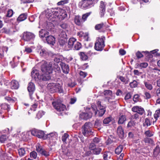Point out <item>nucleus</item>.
Here are the masks:
<instances>
[{
  "label": "nucleus",
  "instance_id": "nucleus-1",
  "mask_svg": "<svg viewBox=\"0 0 160 160\" xmlns=\"http://www.w3.org/2000/svg\"><path fill=\"white\" fill-rule=\"evenodd\" d=\"M41 63V70L42 73L40 76V80L43 81H48L51 79L49 74L52 72V63H50L48 67L47 62L46 61H42Z\"/></svg>",
  "mask_w": 160,
  "mask_h": 160
},
{
  "label": "nucleus",
  "instance_id": "nucleus-2",
  "mask_svg": "<svg viewBox=\"0 0 160 160\" xmlns=\"http://www.w3.org/2000/svg\"><path fill=\"white\" fill-rule=\"evenodd\" d=\"M97 105L93 104L92 105V108L94 112L96 117H102L106 111L105 106L102 105L101 102L97 100L96 102Z\"/></svg>",
  "mask_w": 160,
  "mask_h": 160
},
{
  "label": "nucleus",
  "instance_id": "nucleus-3",
  "mask_svg": "<svg viewBox=\"0 0 160 160\" xmlns=\"http://www.w3.org/2000/svg\"><path fill=\"white\" fill-rule=\"evenodd\" d=\"M58 10L56 8L48 10L46 14L47 18L51 22L57 21L58 20Z\"/></svg>",
  "mask_w": 160,
  "mask_h": 160
},
{
  "label": "nucleus",
  "instance_id": "nucleus-4",
  "mask_svg": "<svg viewBox=\"0 0 160 160\" xmlns=\"http://www.w3.org/2000/svg\"><path fill=\"white\" fill-rule=\"evenodd\" d=\"M92 125L91 122H88L85 123L82 127V131L83 135L87 137L92 135Z\"/></svg>",
  "mask_w": 160,
  "mask_h": 160
},
{
  "label": "nucleus",
  "instance_id": "nucleus-5",
  "mask_svg": "<svg viewBox=\"0 0 160 160\" xmlns=\"http://www.w3.org/2000/svg\"><path fill=\"white\" fill-rule=\"evenodd\" d=\"M105 40V38L104 36L98 38L95 43V49L97 51L102 50L105 46L104 43Z\"/></svg>",
  "mask_w": 160,
  "mask_h": 160
},
{
  "label": "nucleus",
  "instance_id": "nucleus-6",
  "mask_svg": "<svg viewBox=\"0 0 160 160\" xmlns=\"http://www.w3.org/2000/svg\"><path fill=\"white\" fill-rule=\"evenodd\" d=\"M52 104L54 108L59 112L64 111L66 109V106L58 101L52 102Z\"/></svg>",
  "mask_w": 160,
  "mask_h": 160
},
{
  "label": "nucleus",
  "instance_id": "nucleus-7",
  "mask_svg": "<svg viewBox=\"0 0 160 160\" xmlns=\"http://www.w3.org/2000/svg\"><path fill=\"white\" fill-rule=\"evenodd\" d=\"M35 37L34 34L31 32H26L23 33L22 39L24 41L28 42L33 40Z\"/></svg>",
  "mask_w": 160,
  "mask_h": 160
},
{
  "label": "nucleus",
  "instance_id": "nucleus-8",
  "mask_svg": "<svg viewBox=\"0 0 160 160\" xmlns=\"http://www.w3.org/2000/svg\"><path fill=\"white\" fill-rule=\"evenodd\" d=\"M108 27V26L106 25L105 23H101L96 24L95 26V29L99 32H105Z\"/></svg>",
  "mask_w": 160,
  "mask_h": 160
},
{
  "label": "nucleus",
  "instance_id": "nucleus-9",
  "mask_svg": "<svg viewBox=\"0 0 160 160\" xmlns=\"http://www.w3.org/2000/svg\"><path fill=\"white\" fill-rule=\"evenodd\" d=\"M57 9L58 10V20H62L67 17V13L64 10L58 8H57Z\"/></svg>",
  "mask_w": 160,
  "mask_h": 160
},
{
  "label": "nucleus",
  "instance_id": "nucleus-10",
  "mask_svg": "<svg viewBox=\"0 0 160 160\" xmlns=\"http://www.w3.org/2000/svg\"><path fill=\"white\" fill-rule=\"evenodd\" d=\"M106 5V3L105 2L102 1L100 2L99 6V13L101 17H103L104 15L105 12Z\"/></svg>",
  "mask_w": 160,
  "mask_h": 160
},
{
  "label": "nucleus",
  "instance_id": "nucleus-11",
  "mask_svg": "<svg viewBox=\"0 0 160 160\" xmlns=\"http://www.w3.org/2000/svg\"><path fill=\"white\" fill-rule=\"evenodd\" d=\"M132 110L134 112H137L138 114L142 115L144 112V109L141 107L135 106L132 108Z\"/></svg>",
  "mask_w": 160,
  "mask_h": 160
},
{
  "label": "nucleus",
  "instance_id": "nucleus-12",
  "mask_svg": "<svg viewBox=\"0 0 160 160\" xmlns=\"http://www.w3.org/2000/svg\"><path fill=\"white\" fill-rule=\"evenodd\" d=\"M56 83H50L48 84L47 88L52 93L57 92Z\"/></svg>",
  "mask_w": 160,
  "mask_h": 160
},
{
  "label": "nucleus",
  "instance_id": "nucleus-13",
  "mask_svg": "<svg viewBox=\"0 0 160 160\" xmlns=\"http://www.w3.org/2000/svg\"><path fill=\"white\" fill-rule=\"evenodd\" d=\"M40 55L44 57L45 58H47L50 55V53L47 50L42 49L38 51Z\"/></svg>",
  "mask_w": 160,
  "mask_h": 160
},
{
  "label": "nucleus",
  "instance_id": "nucleus-14",
  "mask_svg": "<svg viewBox=\"0 0 160 160\" xmlns=\"http://www.w3.org/2000/svg\"><path fill=\"white\" fill-rule=\"evenodd\" d=\"M60 65L61 67L63 72L65 74L68 73L69 71V66L63 62H61Z\"/></svg>",
  "mask_w": 160,
  "mask_h": 160
},
{
  "label": "nucleus",
  "instance_id": "nucleus-15",
  "mask_svg": "<svg viewBox=\"0 0 160 160\" xmlns=\"http://www.w3.org/2000/svg\"><path fill=\"white\" fill-rule=\"evenodd\" d=\"M117 132L119 137L121 139L125 137L123 129L121 126H119L118 127L117 130Z\"/></svg>",
  "mask_w": 160,
  "mask_h": 160
},
{
  "label": "nucleus",
  "instance_id": "nucleus-16",
  "mask_svg": "<svg viewBox=\"0 0 160 160\" xmlns=\"http://www.w3.org/2000/svg\"><path fill=\"white\" fill-rule=\"evenodd\" d=\"M27 88L30 95L31 96L33 93L35 89V87L34 83L32 82H29L28 84Z\"/></svg>",
  "mask_w": 160,
  "mask_h": 160
},
{
  "label": "nucleus",
  "instance_id": "nucleus-17",
  "mask_svg": "<svg viewBox=\"0 0 160 160\" xmlns=\"http://www.w3.org/2000/svg\"><path fill=\"white\" fill-rule=\"evenodd\" d=\"M46 40L48 43L53 45L55 42V38L52 35L46 37Z\"/></svg>",
  "mask_w": 160,
  "mask_h": 160
},
{
  "label": "nucleus",
  "instance_id": "nucleus-18",
  "mask_svg": "<svg viewBox=\"0 0 160 160\" xmlns=\"http://www.w3.org/2000/svg\"><path fill=\"white\" fill-rule=\"evenodd\" d=\"M58 136V134L56 132H53L50 133L48 134L45 135L44 137V139H48L53 140L56 138Z\"/></svg>",
  "mask_w": 160,
  "mask_h": 160
},
{
  "label": "nucleus",
  "instance_id": "nucleus-19",
  "mask_svg": "<svg viewBox=\"0 0 160 160\" xmlns=\"http://www.w3.org/2000/svg\"><path fill=\"white\" fill-rule=\"evenodd\" d=\"M92 114V113L91 112H83L80 114V117L82 119H87L91 118Z\"/></svg>",
  "mask_w": 160,
  "mask_h": 160
},
{
  "label": "nucleus",
  "instance_id": "nucleus-20",
  "mask_svg": "<svg viewBox=\"0 0 160 160\" xmlns=\"http://www.w3.org/2000/svg\"><path fill=\"white\" fill-rule=\"evenodd\" d=\"M11 88L12 89H17L19 87L18 82L16 80H12L11 82Z\"/></svg>",
  "mask_w": 160,
  "mask_h": 160
},
{
  "label": "nucleus",
  "instance_id": "nucleus-21",
  "mask_svg": "<svg viewBox=\"0 0 160 160\" xmlns=\"http://www.w3.org/2000/svg\"><path fill=\"white\" fill-rule=\"evenodd\" d=\"M77 41L76 39L75 38H70L68 40V46L69 48H72L73 47Z\"/></svg>",
  "mask_w": 160,
  "mask_h": 160
},
{
  "label": "nucleus",
  "instance_id": "nucleus-22",
  "mask_svg": "<svg viewBox=\"0 0 160 160\" xmlns=\"http://www.w3.org/2000/svg\"><path fill=\"white\" fill-rule=\"evenodd\" d=\"M2 32L10 35L13 34L14 32L12 28H3L2 29Z\"/></svg>",
  "mask_w": 160,
  "mask_h": 160
},
{
  "label": "nucleus",
  "instance_id": "nucleus-23",
  "mask_svg": "<svg viewBox=\"0 0 160 160\" xmlns=\"http://www.w3.org/2000/svg\"><path fill=\"white\" fill-rule=\"evenodd\" d=\"M27 17V14L26 13H23L20 14L17 19V21L20 22L25 20Z\"/></svg>",
  "mask_w": 160,
  "mask_h": 160
},
{
  "label": "nucleus",
  "instance_id": "nucleus-24",
  "mask_svg": "<svg viewBox=\"0 0 160 160\" xmlns=\"http://www.w3.org/2000/svg\"><path fill=\"white\" fill-rule=\"evenodd\" d=\"M74 21L75 23L78 25H80L83 23L82 18H81L79 16H75Z\"/></svg>",
  "mask_w": 160,
  "mask_h": 160
},
{
  "label": "nucleus",
  "instance_id": "nucleus-25",
  "mask_svg": "<svg viewBox=\"0 0 160 160\" xmlns=\"http://www.w3.org/2000/svg\"><path fill=\"white\" fill-rule=\"evenodd\" d=\"M50 63H52V70L53 69L56 72H59L60 71V67L57 64H53L52 62H49L48 64L47 63V66H48V65Z\"/></svg>",
  "mask_w": 160,
  "mask_h": 160
},
{
  "label": "nucleus",
  "instance_id": "nucleus-26",
  "mask_svg": "<svg viewBox=\"0 0 160 160\" xmlns=\"http://www.w3.org/2000/svg\"><path fill=\"white\" fill-rule=\"evenodd\" d=\"M152 122L148 118H146L143 120V127H148L151 125Z\"/></svg>",
  "mask_w": 160,
  "mask_h": 160
},
{
  "label": "nucleus",
  "instance_id": "nucleus-27",
  "mask_svg": "<svg viewBox=\"0 0 160 160\" xmlns=\"http://www.w3.org/2000/svg\"><path fill=\"white\" fill-rule=\"evenodd\" d=\"M31 76L32 78H39V74L38 71L36 70H33L31 72Z\"/></svg>",
  "mask_w": 160,
  "mask_h": 160
},
{
  "label": "nucleus",
  "instance_id": "nucleus-28",
  "mask_svg": "<svg viewBox=\"0 0 160 160\" xmlns=\"http://www.w3.org/2000/svg\"><path fill=\"white\" fill-rule=\"evenodd\" d=\"M48 34L49 32L45 30L42 29L39 32V36L41 38L46 37Z\"/></svg>",
  "mask_w": 160,
  "mask_h": 160
},
{
  "label": "nucleus",
  "instance_id": "nucleus-29",
  "mask_svg": "<svg viewBox=\"0 0 160 160\" xmlns=\"http://www.w3.org/2000/svg\"><path fill=\"white\" fill-rule=\"evenodd\" d=\"M126 120V116L125 115H122L119 118L118 123L119 124H122L124 123Z\"/></svg>",
  "mask_w": 160,
  "mask_h": 160
},
{
  "label": "nucleus",
  "instance_id": "nucleus-30",
  "mask_svg": "<svg viewBox=\"0 0 160 160\" xmlns=\"http://www.w3.org/2000/svg\"><path fill=\"white\" fill-rule=\"evenodd\" d=\"M63 59V57L62 56L56 55L54 61L56 63H58L59 62H61L62 61Z\"/></svg>",
  "mask_w": 160,
  "mask_h": 160
},
{
  "label": "nucleus",
  "instance_id": "nucleus-31",
  "mask_svg": "<svg viewBox=\"0 0 160 160\" xmlns=\"http://www.w3.org/2000/svg\"><path fill=\"white\" fill-rule=\"evenodd\" d=\"M111 154L110 152H104L103 154V158L104 160H108V158H110L111 157Z\"/></svg>",
  "mask_w": 160,
  "mask_h": 160
},
{
  "label": "nucleus",
  "instance_id": "nucleus-32",
  "mask_svg": "<svg viewBox=\"0 0 160 160\" xmlns=\"http://www.w3.org/2000/svg\"><path fill=\"white\" fill-rule=\"evenodd\" d=\"M45 135L43 131L38 130L37 137L39 138H42L44 139V137H45Z\"/></svg>",
  "mask_w": 160,
  "mask_h": 160
},
{
  "label": "nucleus",
  "instance_id": "nucleus-33",
  "mask_svg": "<svg viewBox=\"0 0 160 160\" xmlns=\"http://www.w3.org/2000/svg\"><path fill=\"white\" fill-rule=\"evenodd\" d=\"M123 147L122 145L118 146L115 150V153L117 154H120L123 149Z\"/></svg>",
  "mask_w": 160,
  "mask_h": 160
},
{
  "label": "nucleus",
  "instance_id": "nucleus-34",
  "mask_svg": "<svg viewBox=\"0 0 160 160\" xmlns=\"http://www.w3.org/2000/svg\"><path fill=\"white\" fill-rule=\"evenodd\" d=\"M57 92L60 93L63 92V89L62 85L58 83H56Z\"/></svg>",
  "mask_w": 160,
  "mask_h": 160
},
{
  "label": "nucleus",
  "instance_id": "nucleus-35",
  "mask_svg": "<svg viewBox=\"0 0 160 160\" xmlns=\"http://www.w3.org/2000/svg\"><path fill=\"white\" fill-rule=\"evenodd\" d=\"M5 98L9 102L11 103H14L17 100L16 98H12L9 96H7Z\"/></svg>",
  "mask_w": 160,
  "mask_h": 160
},
{
  "label": "nucleus",
  "instance_id": "nucleus-36",
  "mask_svg": "<svg viewBox=\"0 0 160 160\" xmlns=\"http://www.w3.org/2000/svg\"><path fill=\"white\" fill-rule=\"evenodd\" d=\"M160 152V149L159 146H157L153 150V155L154 156L156 157Z\"/></svg>",
  "mask_w": 160,
  "mask_h": 160
},
{
  "label": "nucleus",
  "instance_id": "nucleus-37",
  "mask_svg": "<svg viewBox=\"0 0 160 160\" xmlns=\"http://www.w3.org/2000/svg\"><path fill=\"white\" fill-rule=\"evenodd\" d=\"M102 150V149L100 148H96L92 151V152L94 154L98 155L101 152Z\"/></svg>",
  "mask_w": 160,
  "mask_h": 160
},
{
  "label": "nucleus",
  "instance_id": "nucleus-38",
  "mask_svg": "<svg viewBox=\"0 0 160 160\" xmlns=\"http://www.w3.org/2000/svg\"><path fill=\"white\" fill-rule=\"evenodd\" d=\"M144 83L145 85V87L148 89L151 90L152 89V85L149 82L145 81L144 82Z\"/></svg>",
  "mask_w": 160,
  "mask_h": 160
},
{
  "label": "nucleus",
  "instance_id": "nucleus-39",
  "mask_svg": "<svg viewBox=\"0 0 160 160\" xmlns=\"http://www.w3.org/2000/svg\"><path fill=\"white\" fill-rule=\"evenodd\" d=\"M82 47V45L81 43L78 42L76 41L74 44V49L77 50H79Z\"/></svg>",
  "mask_w": 160,
  "mask_h": 160
},
{
  "label": "nucleus",
  "instance_id": "nucleus-40",
  "mask_svg": "<svg viewBox=\"0 0 160 160\" xmlns=\"http://www.w3.org/2000/svg\"><path fill=\"white\" fill-rule=\"evenodd\" d=\"M112 120V118L111 117H108L105 118L103 121L104 124H107L111 122Z\"/></svg>",
  "mask_w": 160,
  "mask_h": 160
},
{
  "label": "nucleus",
  "instance_id": "nucleus-41",
  "mask_svg": "<svg viewBox=\"0 0 160 160\" xmlns=\"http://www.w3.org/2000/svg\"><path fill=\"white\" fill-rule=\"evenodd\" d=\"M138 85V83L135 80H133L132 82H131L129 83V86L131 88H135L137 87Z\"/></svg>",
  "mask_w": 160,
  "mask_h": 160
},
{
  "label": "nucleus",
  "instance_id": "nucleus-42",
  "mask_svg": "<svg viewBox=\"0 0 160 160\" xmlns=\"http://www.w3.org/2000/svg\"><path fill=\"white\" fill-rule=\"evenodd\" d=\"M18 153L20 157L24 156L25 153L24 148H20L18 149Z\"/></svg>",
  "mask_w": 160,
  "mask_h": 160
},
{
  "label": "nucleus",
  "instance_id": "nucleus-43",
  "mask_svg": "<svg viewBox=\"0 0 160 160\" xmlns=\"http://www.w3.org/2000/svg\"><path fill=\"white\" fill-rule=\"evenodd\" d=\"M8 137L6 135H2L0 137V142L1 143H4L6 141Z\"/></svg>",
  "mask_w": 160,
  "mask_h": 160
},
{
  "label": "nucleus",
  "instance_id": "nucleus-44",
  "mask_svg": "<svg viewBox=\"0 0 160 160\" xmlns=\"http://www.w3.org/2000/svg\"><path fill=\"white\" fill-rule=\"evenodd\" d=\"M91 12H88L83 14L82 15V19L83 22L86 20L87 18L91 14Z\"/></svg>",
  "mask_w": 160,
  "mask_h": 160
},
{
  "label": "nucleus",
  "instance_id": "nucleus-45",
  "mask_svg": "<svg viewBox=\"0 0 160 160\" xmlns=\"http://www.w3.org/2000/svg\"><path fill=\"white\" fill-rule=\"evenodd\" d=\"M136 123V122L135 121L131 120L128 122L127 125V127L131 128L132 127H133L135 126Z\"/></svg>",
  "mask_w": 160,
  "mask_h": 160
},
{
  "label": "nucleus",
  "instance_id": "nucleus-46",
  "mask_svg": "<svg viewBox=\"0 0 160 160\" xmlns=\"http://www.w3.org/2000/svg\"><path fill=\"white\" fill-rule=\"evenodd\" d=\"M139 115L137 113H136L133 115H131L130 119L132 120H136L138 119Z\"/></svg>",
  "mask_w": 160,
  "mask_h": 160
},
{
  "label": "nucleus",
  "instance_id": "nucleus-47",
  "mask_svg": "<svg viewBox=\"0 0 160 160\" xmlns=\"http://www.w3.org/2000/svg\"><path fill=\"white\" fill-rule=\"evenodd\" d=\"M77 35L81 37H84L87 38L88 37V35L87 33H84L82 31H80L77 33Z\"/></svg>",
  "mask_w": 160,
  "mask_h": 160
},
{
  "label": "nucleus",
  "instance_id": "nucleus-48",
  "mask_svg": "<svg viewBox=\"0 0 160 160\" xmlns=\"http://www.w3.org/2000/svg\"><path fill=\"white\" fill-rule=\"evenodd\" d=\"M139 97H140L138 94H137L134 95L133 99V101L135 102H140V99Z\"/></svg>",
  "mask_w": 160,
  "mask_h": 160
},
{
  "label": "nucleus",
  "instance_id": "nucleus-49",
  "mask_svg": "<svg viewBox=\"0 0 160 160\" xmlns=\"http://www.w3.org/2000/svg\"><path fill=\"white\" fill-rule=\"evenodd\" d=\"M144 141L146 143H148L150 144H152L153 142V141L151 138H146L144 139Z\"/></svg>",
  "mask_w": 160,
  "mask_h": 160
},
{
  "label": "nucleus",
  "instance_id": "nucleus-50",
  "mask_svg": "<svg viewBox=\"0 0 160 160\" xmlns=\"http://www.w3.org/2000/svg\"><path fill=\"white\" fill-rule=\"evenodd\" d=\"M144 134L146 136L148 137H151L153 135V132L150 130L146 131Z\"/></svg>",
  "mask_w": 160,
  "mask_h": 160
},
{
  "label": "nucleus",
  "instance_id": "nucleus-51",
  "mask_svg": "<svg viewBox=\"0 0 160 160\" xmlns=\"http://www.w3.org/2000/svg\"><path fill=\"white\" fill-rule=\"evenodd\" d=\"M30 156L31 158L35 159L37 157V154L35 151H32L30 153Z\"/></svg>",
  "mask_w": 160,
  "mask_h": 160
},
{
  "label": "nucleus",
  "instance_id": "nucleus-52",
  "mask_svg": "<svg viewBox=\"0 0 160 160\" xmlns=\"http://www.w3.org/2000/svg\"><path fill=\"white\" fill-rule=\"evenodd\" d=\"M154 116L155 118H158L160 116V109H158L156 111Z\"/></svg>",
  "mask_w": 160,
  "mask_h": 160
},
{
  "label": "nucleus",
  "instance_id": "nucleus-53",
  "mask_svg": "<svg viewBox=\"0 0 160 160\" xmlns=\"http://www.w3.org/2000/svg\"><path fill=\"white\" fill-rule=\"evenodd\" d=\"M36 147L37 151L40 153L43 149L39 144L37 145Z\"/></svg>",
  "mask_w": 160,
  "mask_h": 160
},
{
  "label": "nucleus",
  "instance_id": "nucleus-54",
  "mask_svg": "<svg viewBox=\"0 0 160 160\" xmlns=\"http://www.w3.org/2000/svg\"><path fill=\"white\" fill-rule=\"evenodd\" d=\"M103 94L105 96H112V92L110 90H106L103 92Z\"/></svg>",
  "mask_w": 160,
  "mask_h": 160
},
{
  "label": "nucleus",
  "instance_id": "nucleus-55",
  "mask_svg": "<svg viewBox=\"0 0 160 160\" xmlns=\"http://www.w3.org/2000/svg\"><path fill=\"white\" fill-rule=\"evenodd\" d=\"M80 55L81 58L83 60H86L88 59L87 56L83 52H80Z\"/></svg>",
  "mask_w": 160,
  "mask_h": 160
},
{
  "label": "nucleus",
  "instance_id": "nucleus-56",
  "mask_svg": "<svg viewBox=\"0 0 160 160\" xmlns=\"http://www.w3.org/2000/svg\"><path fill=\"white\" fill-rule=\"evenodd\" d=\"M148 65V64L147 63L144 62L141 63L138 65L139 67H140L141 68H146Z\"/></svg>",
  "mask_w": 160,
  "mask_h": 160
},
{
  "label": "nucleus",
  "instance_id": "nucleus-57",
  "mask_svg": "<svg viewBox=\"0 0 160 160\" xmlns=\"http://www.w3.org/2000/svg\"><path fill=\"white\" fill-rule=\"evenodd\" d=\"M13 14V11L12 9H9L6 14V16L7 17H11Z\"/></svg>",
  "mask_w": 160,
  "mask_h": 160
},
{
  "label": "nucleus",
  "instance_id": "nucleus-58",
  "mask_svg": "<svg viewBox=\"0 0 160 160\" xmlns=\"http://www.w3.org/2000/svg\"><path fill=\"white\" fill-rule=\"evenodd\" d=\"M40 154L42 155H43L45 157H48L49 156V152L46 151L44 149H43Z\"/></svg>",
  "mask_w": 160,
  "mask_h": 160
},
{
  "label": "nucleus",
  "instance_id": "nucleus-59",
  "mask_svg": "<svg viewBox=\"0 0 160 160\" xmlns=\"http://www.w3.org/2000/svg\"><path fill=\"white\" fill-rule=\"evenodd\" d=\"M69 135L68 134L65 133L62 136V140L63 142H66L67 139Z\"/></svg>",
  "mask_w": 160,
  "mask_h": 160
},
{
  "label": "nucleus",
  "instance_id": "nucleus-60",
  "mask_svg": "<svg viewBox=\"0 0 160 160\" xmlns=\"http://www.w3.org/2000/svg\"><path fill=\"white\" fill-rule=\"evenodd\" d=\"M69 0H64L58 2L57 4L58 5H62L68 2Z\"/></svg>",
  "mask_w": 160,
  "mask_h": 160
},
{
  "label": "nucleus",
  "instance_id": "nucleus-61",
  "mask_svg": "<svg viewBox=\"0 0 160 160\" xmlns=\"http://www.w3.org/2000/svg\"><path fill=\"white\" fill-rule=\"evenodd\" d=\"M79 74L81 78H84L86 77L87 74V72L81 71H80Z\"/></svg>",
  "mask_w": 160,
  "mask_h": 160
},
{
  "label": "nucleus",
  "instance_id": "nucleus-62",
  "mask_svg": "<svg viewBox=\"0 0 160 160\" xmlns=\"http://www.w3.org/2000/svg\"><path fill=\"white\" fill-rule=\"evenodd\" d=\"M63 38H61L59 41V43L61 46H63L65 45L66 43V39H63Z\"/></svg>",
  "mask_w": 160,
  "mask_h": 160
},
{
  "label": "nucleus",
  "instance_id": "nucleus-63",
  "mask_svg": "<svg viewBox=\"0 0 160 160\" xmlns=\"http://www.w3.org/2000/svg\"><path fill=\"white\" fill-rule=\"evenodd\" d=\"M38 130L36 129H33L31 131V134L34 136H37L38 132Z\"/></svg>",
  "mask_w": 160,
  "mask_h": 160
},
{
  "label": "nucleus",
  "instance_id": "nucleus-64",
  "mask_svg": "<svg viewBox=\"0 0 160 160\" xmlns=\"http://www.w3.org/2000/svg\"><path fill=\"white\" fill-rule=\"evenodd\" d=\"M144 94L145 96V98L146 99H149L151 98V95L149 92H144Z\"/></svg>",
  "mask_w": 160,
  "mask_h": 160
}]
</instances>
